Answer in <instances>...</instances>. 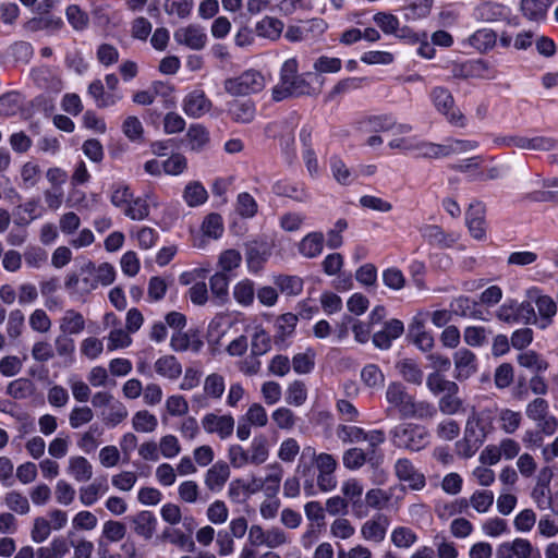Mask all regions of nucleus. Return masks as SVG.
<instances>
[{
  "instance_id": "a878e982",
  "label": "nucleus",
  "mask_w": 558,
  "mask_h": 558,
  "mask_svg": "<svg viewBox=\"0 0 558 558\" xmlns=\"http://www.w3.org/2000/svg\"><path fill=\"white\" fill-rule=\"evenodd\" d=\"M364 490L363 484L356 478H349L341 485V493L344 499L352 504L353 512L357 518L365 517L362 511L361 497Z\"/></svg>"
},
{
  "instance_id": "052dcab7",
  "label": "nucleus",
  "mask_w": 558,
  "mask_h": 558,
  "mask_svg": "<svg viewBox=\"0 0 558 558\" xmlns=\"http://www.w3.org/2000/svg\"><path fill=\"white\" fill-rule=\"evenodd\" d=\"M124 136L133 142H142L144 138V125L142 121L135 116H128L121 125Z\"/></svg>"
},
{
  "instance_id": "603ef678",
  "label": "nucleus",
  "mask_w": 558,
  "mask_h": 558,
  "mask_svg": "<svg viewBox=\"0 0 558 558\" xmlns=\"http://www.w3.org/2000/svg\"><path fill=\"white\" fill-rule=\"evenodd\" d=\"M490 330L484 326H468L463 330V341L472 348H481L488 341Z\"/></svg>"
},
{
  "instance_id": "69168bd1",
  "label": "nucleus",
  "mask_w": 558,
  "mask_h": 558,
  "mask_svg": "<svg viewBox=\"0 0 558 558\" xmlns=\"http://www.w3.org/2000/svg\"><path fill=\"white\" fill-rule=\"evenodd\" d=\"M134 196L131 187L124 183H114L110 190V202L111 204L121 209L128 206L129 202L132 201Z\"/></svg>"
},
{
  "instance_id": "7c9ffc66",
  "label": "nucleus",
  "mask_w": 558,
  "mask_h": 558,
  "mask_svg": "<svg viewBox=\"0 0 558 558\" xmlns=\"http://www.w3.org/2000/svg\"><path fill=\"white\" fill-rule=\"evenodd\" d=\"M255 283L248 278L238 281L232 289L234 301L242 307H250L255 299Z\"/></svg>"
},
{
  "instance_id": "13d9d810",
  "label": "nucleus",
  "mask_w": 558,
  "mask_h": 558,
  "mask_svg": "<svg viewBox=\"0 0 558 558\" xmlns=\"http://www.w3.org/2000/svg\"><path fill=\"white\" fill-rule=\"evenodd\" d=\"M495 495L488 489H477L470 497V506L477 513H487L494 505Z\"/></svg>"
},
{
  "instance_id": "de8ad7c7",
  "label": "nucleus",
  "mask_w": 558,
  "mask_h": 558,
  "mask_svg": "<svg viewBox=\"0 0 558 558\" xmlns=\"http://www.w3.org/2000/svg\"><path fill=\"white\" fill-rule=\"evenodd\" d=\"M362 383L371 389H381L385 384V375L376 364H366L361 371Z\"/></svg>"
},
{
  "instance_id": "c9c22d12",
  "label": "nucleus",
  "mask_w": 558,
  "mask_h": 558,
  "mask_svg": "<svg viewBox=\"0 0 558 558\" xmlns=\"http://www.w3.org/2000/svg\"><path fill=\"white\" fill-rule=\"evenodd\" d=\"M66 472L76 482H87L93 476V466L86 458L74 456L69 459Z\"/></svg>"
},
{
  "instance_id": "8fccbe9b",
  "label": "nucleus",
  "mask_w": 558,
  "mask_h": 558,
  "mask_svg": "<svg viewBox=\"0 0 558 558\" xmlns=\"http://www.w3.org/2000/svg\"><path fill=\"white\" fill-rule=\"evenodd\" d=\"M316 353L307 348L304 352L298 353L292 357L291 367L296 374H310L315 367Z\"/></svg>"
},
{
  "instance_id": "393cba45",
  "label": "nucleus",
  "mask_w": 558,
  "mask_h": 558,
  "mask_svg": "<svg viewBox=\"0 0 558 558\" xmlns=\"http://www.w3.org/2000/svg\"><path fill=\"white\" fill-rule=\"evenodd\" d=\"M186 146L191 151L201 153L210 144V134L206 126L192 123L185 134Z\"/></svg>"
},
{
  "instance_id": "f3484780",
  "label": "nucleus",
  "mask_w": 558,
  "mask_h": 558,
  "mask_svg": "<svg viewBox=\"0 0 558 558\" xmlns=\"http://www.w3.org/2000/svg\"><path fill=\"white\" fill-rule=\"evenodd\" d=\"M456 378L468 379L477 372V357L466 348H460L453 353Z\"/></svg>"
},
{
  "instance_id": "cd10ccee",
  "label": "nucleus",
  "mask_w": 558,
  "mask_h": 558,
  "mask_svg": "<svg viewBox=\"0 0 558 558\" xmlns=\"http://www.w3.org/2000/svg\"><path fill=\"white\" fill-rule=\"evenodd\" d=\"M155 372L171 381L177 380L182 375V365L174 355H162L154 363Z\"/></svg>"
},
{
  "instance_id": "0e129e2a",
  "label": "nucleus",
  "mask_w": 558,
  "mask_h": 558,
  "mask_svg": "<svg viewBox=\"0 0 558 558\" xmlns=\"http://www.w3.org/2000/svg\"><path fill=\"white\" fill-rule=\"evenodd\" d=\"M271 420L279 429L292 430L296 425L298 417L291 409L279 407L272 411Z\"/></svg>"
},
{
  "instance_id": "c756f323",
  "label": "nucleus",
  "mask_w": 558,
  "mask_h": 558,
  "mask_svg": "<svg viewBox=\"0 0 558 558\" xmlns=\"http://www.w3.org/2000/svg\"><path fill=\"white\" fill-rule=\"evenodd\" d=\"M466 226L471 235L476 240H482L486 234V225L484 219V209L482 206H471L466 211Z\"/></svg>"
},
{
  "instance_id": "49530a36",
  "label": "nucleus",
  "mask_w": 558,
  "mask_h": 558,
  "mask_svg": "<svg viewBox=\"0 0 558 558\" xmlns=\"http://www.w3.org/2000/svg\"><path fill=\"white\" fill-rule=\"evenodd\" d=\"M396 368L404 380L414 385L423 381V372L417 363L411 359H403L396 364Z\"/></svg>"
},
{
  "instance_id": "4be33fe9",
  "label": "nucleus",
  "mask_w": 558,
  "mask_h": 558,
  "mask_svg": "<svg viewBox=\"0 0 558 558\" xmlns=\"http://www.w3.org/2000/svg\"><path fill=\"white\" fill-rule=\"evenodd\" d=\"M422 236L430 244L437 247H451L459 240L454 232H445L436 225H427L421 229Z\"/></svg>"
},
{
  "instance_id": "412c9836",
  "label": "nucleus",
  "mask_w": 558,
  "mask_h": 558,
  "mask_svg": "<svg viewBox=\"0 0 558 558\" xmlns=\"http://www.w3.org/2000/svg\"><path fill=\"white\" fill-rule=\"evenodd\" d=\"M404 331L403 323L399 319H390L384 328L373 336V343L380 350H387L391 347L393 340L398 339Z\"/></svg>"
},
{
  "instance_id": "b1692460",
  "label": "nucleus",
  "mask_w": 558,
  "mask_h": 558,
  "mask_svg": "<svg viewBox=\"0 0 558 558\" xmlns=\"http://www.w3.org/2000/svg\"><path fill=\"white\" fill-rule=\"evenodd\" d=\"M266 469L268 473L264 477L257 476L259 492H263L267 497H275L280 488L283 470L278 463L268 464Z\"/></svg>"
},
{
  "instance_id": "0eeeda50",
  "label": "nucleus",
  "mask_w": 558,
  "mask_h": 558,
  "mask_svg": "<svg viewBox=\"0 0 558 558\" xmlns=\"http://www.w3.org/2000/svg\"><path fill=\"white\" fill-rule=\"evenodd\" d=\"M495 143L500 147L548 151L558 148V141L548 136L529 137L520 134L499 136Z\"/></svg>"
},
{
  "instance_id": "338daca9",
  "label": "nucleus",
  "mask_w": 558,
  "mask_h": 558,
  "mask_svg": "<svg viewBox=\"0 0 558 558\" xmlns=\"http://www.w3.org/2000/svg\"><path fill=\"white\" fill-rule=\"evenodd\" d=\"M4 504L11 511L20 515H25L31 511V505L27 497L17 490L7 493Z\"/></svg>"
},
{
  "instance_id": "7ed1b4c3",
  "label": "nucleus",
  "mask_w": 558,
  "mask_h": 558,
  "mask_svg": "<svg viewBox=\"0 0 558 558\" xmlns=\"http://www.w3.org/2000/svg\"><path fill=\"white\" fill-rule=\"evenodd\" d=\"M391 441L397 448L420 451L429 442L427 429L421 425L403 423L390 430Z\"/></svg>"
},
{
  "instance_id": "f03ea898",
  "label": "nucleus",
  "mask_w": 558,
  "mask_h": 558,
  "mask_svg": "<svg viewBox=\"0 0 558 558\" xmlns=\"http://www.w3.org/2000/svg\"><path fill=\"white\" fill-rule=\"evenodd\" d=\"M116 269L109 263L99 265L88 262L83 265L78 274H70L64 282L65 289L77 295L88 294L99 286H110L116 280Z\"/></svg>"
},
{
  "instance_id": "6e6d98bb",
  "label": "nucleus",
  "mask_w": 558,
  "mask_h": 558,
  "mask_svg": "<svg viewBox=\"0 0 558 558\" xmlns=\"http://www.w3.org/2000/svg\"><path fill=\"white\" fill-rule=\"evenodd\" d=\"M241 417L256 428H263L268 424L267 411L259 402L250 404L246 412Z\"/></svg>"
},
{
  "instance_id": "423d86ee",
  "label": "nucleus",
  "mask_w": 558,
  "mask_h": 558,
  "mask_svg": "<svg viewBox=\"0 0 558 558\" xmlns=\"http://www.w3.org/2000/svg\"><path fill=\"white\" fill-rule=\"evenodd\" d=\"M430 100L435 109L442 114L450 124L459 128L466 125L465 117L456 108L454 99L448 89L440 86L434 87L430 92Z\"/></svg>"
},
{
  "instance_id": "9b49d317",
  "label": "nucleus",
  "mask_w": 558,
  "mask_h": 558,
  "mask_svg": "<svg viewBox=\"0 0 558 558\" xmlns=\"http://www.w3.org/2000/svg\"><path fill=\"white\" fill-rule=\"evenodd\" d=\"M202 427L207 434L217 435L219 439L230 438L234 432L235 421L232 414L206 413L202 420Z\"/></svg>"
},
{
  "instance_id": "39448f33",
  "label": "nucleus",
  "mask_w": 558,
  "mask_h": 558,
  "mask_svg": "<svg viewBox=\"0 0 558 558\" xmlns=\"http://www.w3.org/2000/svg\"><path fill=\"white\" fill-rule=\"evenodd\" d=\"M526 416L547 437L558 432V418L550 413L549 403L543 398H535L526 404Z\"/></svg>"
},
{
  "instance_id": "c03bdc74",
  "label": "nucleus",
  "mask_w": 558,
  "mask_h": 558,
  "mask_svg": "<svg viewBox=\"0 0 558 558\" xmlns=\"http://www.w3.org/2000/svg\"><path fill=\"white\" fill-rule=\"evenodd\" d=\"M102 429L97 425H90L77 439V447L85 453L94 452L100 445Z\"/></svg>"
},
{
  "instance_id": "20e7f679",
  "label": "nucleus",
  "mask_w": 558,
  "mask_h": 558,
  "mask_svg": "<svg viewBox=\"0 0 558 558\" xmlns=\"http://www.w3.org/2000/svg\"><path fill=\"white\" fill-rule=\"evenodd\" d=\"M267 84L266 77L256 70H247L236 77L225 81V90L232 96H245L262 92Z\"/></svg>"
},
{
  "instance_id": "4d7b16f0",
  "label": "nucleus",
  "mask_w": 558,
  "mask_h": 558,
  "mask_svg": "<svg viewBox=\"0 0 558 558\" xmlns=\"http://www.w3.org/2000/svg\"><path fill=\"white\" fill-rule=\"evenodd\" d=\"M132 426L138 433H153L158 426V418L148 411L141 410L133 415Z\"/></svg>"
},
{
  "instance_id": "f704fd0d",
  "label": "nucleus",
  "mask_w": 558,
  "mask_h": 558,
  "mask_svg": "<svg viewBox=\"0 0 558 558\" xmlns=\"http://www.w3.org/2000/svg\"><path fill=\"white\" fill-rule=\"evenodd\" d=\"M324 248V234L322 232H310L299 244V252L303 257L315 258Z\"/></svg>"
},
{
  "instance_id": "2eb2a0df",
  "label": "nucleus",
  "mask_w": 558,
  "mask_h": 558,
  "mask_svg": "<svg viewBox=\"0 0 558 558\" xmlns=\"http://www.w3.org/2000/svg\"><path fill=\"white\" fill-rule=\"evenodd\" d=\"M389 525V519L385 514L378 513L361 525L360 533L366 542L380 544L386 538Z\"/></svg>"
},
{
  "instance_id": "e2e57ef3",
  "label": "nucleus",
  "mask_w": 558,
  "mask_h": 558,
  "mask_svg": "<svg viewBox=\"0 0 558 558\" xmlns=\"http://www.w3.org/2000/svg\"><path fill=\"white\" fill-rule=\"evenodd\" d=\"M391 543L398 548H410L418 537L414 531L407 526H397L390 534Z\"/></svg>"
},
{
  "instance_id": "f8f14e48",
  "label": "nucleus",
  "mask_w": 558,
  "mask_h": 558,
  "mask_svg": "<svg viewBox=\"0 0 558 558\" xmlns=\"http://www.w3.org/2000/svg\"><path fill=\"white\" fill-rule=\"evenodd\" d=\"M173 38L179 46H184L195 51L204 49L208 40L205 29L197 24L179 27L174 31Z\"/></svg>"
},
{
  "instance_id": "9d476101",
  "label": "nucleus",
  "mask_w": 558,
  "mask_h": 558,
  "mask_svg": "<svg viewBox=\"0 0 558 558\" xmlns=\"http://www.w3.org/2000/svg\"><path fill=\"white\" fill-rule=\"evenodd\" d=\"M496 558H541V554L530 539L515 537L497 546Z\"/></svg>"
},
{
  "instance_id": "bb28decb",
  "label": "nucleus",
  "mask_w": 558,
  "mask_h": 558,
  "mask_svg": "<svg viewBox=\"0 0 558 558\" xmlns=\"http://www.w3.org/2000/svg\"><path fill=\"white\" fill-rule=\"evenodd\" d=\"M131 522L134 533L144 539H150L155 534L157 518L151 511H140L132 518Z\"/></svg>"
},
{
  "instance_id": "aec40b11",
  "label": "nucleus",
  "mask_w": 558,
  "mask_h": 558,
  "mask_svg": "<svg viewBox=\"0 0 558 558\" xmlns=\"http://www.w3.org/2000/svg\"><path fill=\"white\" fill-rule=\"evenodd\" d=\"M510 15V9L501 3L483 1L474 9L476 20L493 23L506 20Z\"/></svg>"
},
{
  "instance_id": "6e6552de",
  "label": "nucleus",
  "mask_w": 558,
  "mask_h": 558,
  "mask_svg": "<svg viewBox=\"0 0 558 558\" xmlns=\"http://www.w3.org/2000/svg\"><path fill=\"white\" fill-rule=\"evenodd\" d=\"M226 391V379L220 373L208 374L203 381V392L192 396V404L196 409H205L208 401H220Z\"/></svg>"
},
{
  "instance_id": "dca6fc26",
  "label": "nucleus",
  "mask_w": 558,
  "mask_h": 558,
  "mask_svg": "<svg viewBox=\"0 0 558 558\" xmlns=\"http://www.w3.org/2000/svg\"><path fill=\"white\" fill-rule=\"evenodd\" d=\"M527 295L535 303L541 316L539 322L537 320V326L541 329H546L553 323V318L557 313L555 301L550 296L542 294L536 288L529 290Z\"/></svg>"
},
{
  "instance_id": "473e14b6",
  "label": "nucleus",
  "mask_w": 558,
  "mask_h": 558,
  "mask_svg": "<svg viewBox=\"0 0 558 558\" xmlns=\"http://www.w3.org/2000/svg\"><path fill=\"white\" fill-rule=\"evenodd\" d=\"M109 487L106 482H93L78 489L80 502L84 507L94 506L107 492Z\"/></svg>"
},
{
  "instance_id": "6ab92c4d",
  "label": "nucleus",
  "mask_w": 558,
  "mask_h": 558,
  "mask_svg": "<svg viewBox=\"0 0 558 558\" xmlns=\"http://www.w3.org/2000/svg\"><path fill=\"white\" fill-rule=\"evenodd\" d=\"M158 206L157 198L153 194H146L145 196L132 197V201L129 202L128 206L123 209V214L125 217L131 220H145L149 216V207Z\"/></svg>"
},
{
  "instance_id": "774afa93",
  "label": "nucleus",
  "mask_w": 558,
  "mask_h": 558,
  "mask_svg": "<svg viewBox=\"0 0 558 558\" xmlns=\"http://www.w3.org/2000/svg\"><path fill=\"white\" fill-rule=\"evenodd\" d=\"M7 393L16 400L27 399L34 393V385L29 379L19 378L8 385Z\"/></svg>"
},
{
  "instance_id": "a211bd4d",
  "label": "nucleus",
  "mask_w": 558,
  "mask_h": 558,
  "mask_svg": "<svg viewBox=\"0 0 558 558\" xmlns=\"http://www.w3.org/2000/svg\"><path fill=\"white\" fill-rule=\"evenodd\" d=\"M259 488L256 475H251L246 478H236L229 484L228 496L231 500L241 502L252 495L259 493Z\"/></svg>"
},
{
  "instance_id": "3c124183",
  "label": "nucleus",
  "mask_w": 558,
  "mask_h": 558,
  "mask_svg": "<svg viewBox=\"0 0 558 558\" xmlns=\"http://www.w3.org/2000/svg\"><path fill=\"white\" fill-rule=\"evenodd\" d=\"M283 27L284 25L280 20L271 16H265L256 24L258 35L272 40L280 37Z\"/></svg>"
},
{
  "instance_id": "09e8293b",
  "label": "nucleus",
  "mask_w": 558,
  "mask_h": 558,
  "mask_svg": "<svg viewBox=\"0 0 558 558\" xmlns=\"http://www.w3.org/2000/svg\"><path fill=\"white\" fill-rule=\"evenodd\" d=\"M307 387L302 380L291 381L284 393L286 402L289 405L301 407L307 400Z\"/></svg>"
},
{
  "instance_id": "f257e3e1",
  "label": "nucleus",
  "mask_w": 558,
  "mask_h": 558,
  "mask_svg": "<svg viewBox=\"0 0 558 558\" xmlns=\"http://www.w3.org/2000/svg\"><path fill=\"white\" fill-rule=\"evenodd\" d=\"M385 399L388 403L387 415L398 413L403 418L425 420L436 414L433 404L426 401H416L408 393L407 388L399 381H391L387 386Z\"/></svg>"
},
{
  "instance_id": "5701e85b",
  "label": "nucleus",
  "mask_w": 558,
  "mask_h": 558,
  "mask_svg": "<svg viewBox=\"0 0 558 558\" xmlns=\"http://www.w3.org/2000/svg\"><path fill=\"white\" fill-rule=\"evenodd\" d=\"M229 477V465L223 461H218L205 473L204 483L210 492L218 493L223 488Z\"/></svg>"
},
{
  "instance_id": "a19ab883",
  "label": "nucleus",
  "mask_w": 558,
  "mask_h": 558,
  "mask_svg": "<svg viewBox=\"0 0 558 558\" xmlns=\"http://www.w3.org/2000/svg\"><path fill=\"white\" fill-rule=\"evenodd\" d=\"M517 362L521 367L527 368L535 373H543L547 371L549 364L544 360L541 354L534 350L522 351L517 356Z\"/></svg>"
},
{
  "instance_id": "c85d7f7f",
  "label": "nucleus",
  "mask_w": 558,
  "mask_h": 558,
  "mask_svg": "<svg viewBox=\"0 0 558 558\" xmlns=\"http://www.w3.org/2000/svg\"><path fill=\"white\" fill-rule=\"evenodd\" d=\"M170 347L175 352H184V351H193L198 352L203 347V341L198 338V336L187 332L175 331L173 332Z\"/></svg>"
},
{
  "instance_id": "e433bc0d",
  "label": "nucleus",
  "mask_w": 558,
  "mask_h": 558,
  "mask_svg": "<svg viewBox=\"0 0 558 558\" xmlns=\"http://www.w3.org/2000/svg\"><path fill=\"white\" fill-rule=\"evenodd\" d=\"M468 43L477 51L487 52L495 47L497 34L490 28H480L468 38Z\"/></svg>"
},
{
  "instance_id": "a18cd8bd",
  "label": "nucleus",
  "mask_w": 558,
  "mask_h": 558,
  "mask_svg": "<svg viewBox=\"0 0 558 558\" xmlns=\"http://www.w3.org/2000/svg\"><path fill=\"white\" fill-rule=\"evenodd\" d=\"M208 198V193L201 182L193 181L186 184L183 191V199L190 207L203 205Z\"/></svg>"
},
{
  "instance_id": "ddd939ff",
  "label": "nucleus",
  "mask_w": 558,
  "mask_h": 558,
  "mask_svg": "<svg viewBox=\"0 0 558 558\" xmlns=\"http://www.w3.org/2000/svg\"><path fill=\"white\" fill-rule=\"evenodd\" d=\"M395 474L400 482L412 490H422L426 485L425 476L407 458H400L393 465Z\"/></svg>"
},
{
  "instance_id": "2f4dec72",
  "label": "nucleus",
  "mask_w": 558,
  "mask_h": 558,
  "mask_svg": "<svg viewBox=\"0 0 558 558\" xmlns=\"http://www.w3.org/2000/svg\"><path fill=\"white\" fill-rule=\"evenodd\" d=\"M59 328L63 335H78L85 329V318L75 310H66L59 320Z\"/></svg>"
},
{
  "instance_id": "5fc2aeb1",
  "label": "nucleus",
  "mask_w": 558,
  "mask_h": 558,
  "mask_svg": "<svg viewBox=\"0 0 558 558\" xmlns=\"http://www.w3.org/2000/svg\"><path fill=\"white\" fill-rule=\"evenodd\" d=\"M481 529L485 536L492 538H497L510 533L508 522L499 517H492L486 519L483 521Z\"/></svg>"
},
{
  "instance_id": "72a5a7b5",
  "label": "nucleus",
  "mask_w": 558,
  "mask_h": 558,
  "mask_svg": "<svg viewBox=\"0 0 558 558\" xmlns=\"http://www.w3.org/2000/svg\"><path fill=\"white\" fill-rule=\"evenodd\" d=\"M247 450L251 464L259 465L265 463L270 453V445L267 437L264 434L254 436Z\"/></svg>"
},
{
  "instance_id": "ea45409f",
  "label": "nucleus",
  "mask_w": 558,
  "mask_h": 558,
  "mask_svg": "<svg viewBox=\"0 0 558 558\" xmlns=\"http://www.w3.org/2000/svg\"><path fill=\"white\" fill-rule=\"evenodd\" d=\"M162 9L170 17L186 20L194 9V0H165Z\"/></svg>"
},
{
  "instance_id": "4468645a",
  "label": "nucleus",
  "mask_w": 558,
  "mask_h": 558,
  "mask_svg": "<svg viewBox=\"0 0 558 558\" xmlns=\"http://www.w3.org/2000/svg\"><path fill=\"white\" fill-rule=\"evenodd\" d=\"M211 100L199 88L189 92L182 100V110L187 117L193 119L204 117L211 110Z\"/></svg>"
},
{
  "instance_id": "680f3d73",
  "label": "nucleus",
  "mask_w": 558,
  "mask_h": 558,
  "mask_svg": "<svg viewBox=\"0 0 558 558\" xmlns=\"http://www.w3.org/2000/svg\"><path fill=\"white\" fill-rule=\"evenodd\" d=\"M522 422V414L519 411L501 409L498 414V423L506 434L515 433Z\"/></svg>"
},
{
  "instance_id": "58836bf2",
  "label": "nucleus",
  "mask_w": 558,
  "mask_h": 558,
  "mask_svg": "<svg viewBox=\"0 0 558 558\" xmlns=\"http://www.w3.org/2000/svg\"><path fill=\"white\" fill-rule=\"evenodd\" d=\"M410 335L413 338L415 345L424 351H430L434 347V337L430 332L425 330L423 323L418 319H414L409 326Z\"/></svg>"
},
{
  "instance_id": "79ce46f5",
  "label": "nucleus",
  "mask_w": 558,
  "mask_h": 558,
  "mask_svg": "<svg viewBox=\"0 0 558 558\" xmlns=\"http://www.w3.org/2000/svg\"><path fill=\"white\" fill-rule=\"evenodd\" d=\"M270 349V336L260 325L255 326L251 335V354L253 356H260L267 353Z\"/></svg>"
},
{
  "instance_id": "37998d69",
  "label": "nucleus",
  "mask_w": 558,
  "mask_h": 558,
  "mask_svg": "<svg viewBox=\"0 0 558 558\" xmlns=\"http://www.w3.org/2000/svg\"><path fill=\"white\" fill-rule=\"evenodd\" d=\"M272 191L277 195L287 196L301 203L310 198V194L303 185L291 184L284 181L276 182L272 186Z\"/></svg>"
},
{
  "instance_id": "4c0bfd02",
  "label": "nucleus",
  "mask_w": 558,
  "mask_h": 558,
  "mask_svg": "<svg viewBox=\"0 0 558 558\" xmlns=\"http://www.w3.org/2000/svg\"><path fill=\"white\" fill-rule=\"evenodd\" d=\"M99 195L92 193L87 195L81 190H72L68 196V205L77 210H93L99 203Z\"/></svg>"
},
{
  "instance_id": "bf43d9fd",
  "label": "nucleus",
  "mask_w": 558,
  "mask_h": 558,
  "mask_svg": "<svg viewBox=\"0 0 558 558\" xmlns=\"http://www.w3.org/2000/svg\"><path fill=\"white\" fill-rule=\"evenodd\" d=\"M426 386L434 395H438L440 392H458L459 389L456 383L446 379L438 372L428 375Z\"/></svg>"
},
{
  "instance_id": "864d4df0",
  "label": "nucleus",
  "mask_w": 558,
  "mask_h": 558,
  "mask_svg": "<svg viewBox=\"0 0 558 558\" xmlns=\"http://www.w3.org/2000/svg\"><path fill=\"white\" fill-rule=\"evenodd\" d=\"M550 0H521V11L529 20H539L545 16Z\"/></svg>"
},
{
  "instance_id": "1a4fd4ad",
  "label": "nucleus",
  "mask_w": 558,
  "mask_h": 558,
  "mask_svg": "<svg viewBox=\"0 0 558 558\" xmlns=\"http://www.w3.org/2000/svg\"><path fill=\"white\" fill-rule=\"evenodd\" d=\"M493 429V417L488 412L473 411L465 424V440L472 441L475 445H483Z\"/></svg>"
}]
</instances>
